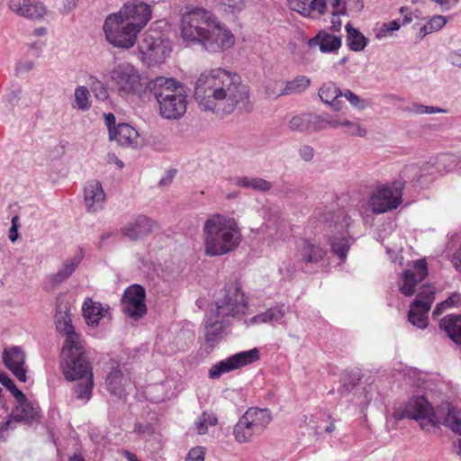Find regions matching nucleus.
Segmentation results:
<instances>
[{"label":"nucleus","mask_w":461,"mask_h":461,"mask_svg":"<svg viewBox=\"0 0 461 461\" xmlns=\"http://www.w3.org/2000/svg\"><path fill=\"white\" fill-rule=\"evenodd\" d=\"M271 411L258 407L249 408L233 426L232 436L238 444L251 443L261 436L272 422Z\"/></svg>","instance_id":"0eeeda50"},{"label":"nucleus","mask_w":461,"mask_h":461,"mask_svg":"<svg viewBox=\"0 0 461 461\" xmlns=\"http://www.w3.org/2000/svg\"><path fill=\"white\" fill-rule=\"evenodd\" d=\"M70 381H77L73 385V396L74 398L81 401L83 403H86L92 397L94 388V375L92 366L89 367V372L82 374L81 376L73 378H66Z\"/></svg>","instance_id":"5701e85b"},{"label":"nucleus","mask_w":461,"mask_h":461,"mask_svg":"<svg viewBox=\"0 0 461 461\" xmlns=\"http://www.w3.org/2000/svg\"><path fill=\"white\" fill-rule=\"evenodd\" d=\"M34 68V61L29 59H21L15 67V72L18 76L28 73Z\"/></svg>","instance_id":"603ef678"},{"label":"nucleus","mask_w":461,"mask_h":461,"mask_svg":"<svg viewBox=\"0 0 461 461\" xmlns=\"http://www.w3.org/2000/svg\"><path fill=\"white\" fill-rule=\"evenodd\" d=\"M198 107L218 116L230 114L234 111L249 112V90L242 84L240 77L223 68L205 70L198 77L194 91Z\"/></svg>","instance_id":"f257e3e1"},{"label":"nucleus","mask_w":461,"mask_h":461,"mask_svg":"<svg viewBox=\"0 0 461 461\" xmlns=\"http://www.w3.org/2000/svg\"><path fill=\"white\" fill-rule=\"evenodd\" d=\"M130 385V380L123 375L119 366H112L111 371L106 375L105 386L111 394L122 398Z\"/></svg>","instance_id":"393cba45"},{"label":"nucleus","mask_w":461,"mask_h":461,"mask_svg":"<svg viewBox=\"0 0 461 461\" xmlns=\"http://www.w3.org/2000/svg\"><path fill=\"white\" fill-rule=\"evenodd\" d=\"M435 299L434 288L429 285H422L417 298L411 303L408 321L415 327L425 329L428 325V313Z\"/></svg>","instance_id":"2eb2a0df"},{"label":"nucleus","mask_w":461,"mask_h":461,"mask_svg":"<svg viewBox=\"0 0 461 461\" xmlns=\"http://www.w3.org/2000/svg\"><path fill=\"white\" fill-rule=\"evenodd\" d=\"M107 82L121 96H137L141 98L149 89L147 82L139 69L130 62L115 64L107 72Z\"/></svg>","instance_id":"423d86ee"},{"label":"nucleus","mask_w":461,"mask_h":461,"mask_svg":"<svg viewBox=\"0 0 461 461\" xmlns=\"http://www.w3.org/2000/svg\"><path fill=\"white\" fill-rule=\"evenodd\" d=\"M225 12L236 14L242 11L246 6V0H214Z\"/></svg>","instance_id":"c03bdc74"},{"label":"nucleus","mask_w":461,"mask_h":461,"mask_svg":"<svg viewBox=\"0 0 461 461\" xmlns=\"http://www.w3.org/2000/svg\"><path fill=\"white\" fill-rule=\"evenodd\" d=\"M109 306L87 297L82 305L83 317L88 326L97 327L102 318L108 312Z\"/></svg>","instance_id":"a878e982"},{"label":"nucleus","mask_w":461,"mask_h":461,"mask_svg":"<svg viewBox=\"0 0 461 461\" xmlns=\"http://www.w3.org/2000/svg\"><path fill=\"white\" fill-rule=\"evenodd\" d=\"M341 38L322 30L308 41L309 47L318 46L321 52H336L341 47Z\"/></svg>","instance_id":"cd10ccee"},{"label":"nucleus","mask_w":461,"mask_h":461,"mask_svg":"<svg viewBox=\"0 0 461 461\" xmlns=\"http://www.w3.org/2000/svg\"><path fill=\"white\" fill-rule=\"evenodd\" d=\"M84 198L88 212L101 211L105 203V194L101 183L96 180L87 182L84 188Z\"/></svg>","instance_id":"4be33fe9"},{"label":"nucleus","mask_w":461,"mask_h":461,"mask_svg":"<svg viewBox=\"0 0 461 461\" xmlns=\"http://www.w3.org/2000/svg\"><path fill=\"white\" fill-rule=\"evenodd\" d=\"M240 241L241 232L233 218L214 213L203 225V245L206 256L227 255L234 251Z\"/></svg>","instance_id":"20e7f679"},{"label":"nucleus","mask_w":461,"mask_h":461,"mask_svg":"<svg viewBox=\"0 0 461 461\" xmlns=\"http://www.w3.org/2000/svg\"><path fill=\"white\" fill-rule=\"evenodd\" d=\"M447 18L443 15H434L431 17L426 24L420 29V34L425 37L434 32H438L442 29L447 23Z\"/></svg>","instance_id":"58836bf2"},{"label":"nucleus","mask_w":461,"mask_h":461,"mask_svg":"<svg viewBox=\"0 0 461 461\" xmlns=\"http://www.w3.org/2000/svg\"><path fill=\"white\" fill-rule=\"evenodd\" d=\"M330 220L331 221L330 226L331 227L333 224L334 228L338 230V235L330 238L331 251L339 258L340 262H344L353 243V239L346 236L345 233L348 231L353 220L344 211H338L335 213L328 212L324 215V221H329Z\"/></svg>","instance_id":"f8f14e48"},{"label":"nucleus","mask_w":461,"mask_h":461,"mask_svg":"<svg viewBox=\"0 0 461 461\" xmlns=\"http://www.w3.org/2000/svg\"><path fill=\"white\" fill-rule=\"evenodd\" d=\"M310 86V79L305 76H298L295 78L286 81L285 86L279 90H272L270 86H267V95L268 97H276L280 95H289L299 94L304 91Z\"/></svg>","instance_id":"c85d7f7f"},{"label":"nucleus","mask_w":461,"mask_h":461,"mask_svg":"<svg viewBox=\"0 0 461 461\" xmlns=\"http://www.w3.org/2000/svg\"><path fill=\"white\" fill-rule=\"evenodd\" d=\"M343 124V127L346 128L345 132L351 136L365 137L366 135V130L357 122L345 119Z\"/></svg>","instance_id":"49530a36"},{"label":"nucleus","mask_w":461,"mask_h":461,"mask_svg":"<svg viewBox=\"0 0 461 461\" xmlns=\"http://www.w3.org/2000/svg\"><path fill=\"white\" fill-rule=\"evenodd\" d=\"M439 326L456 345L461 347V315H448L440 321Z\"/></svg>","instance_id":"473e14b6"},{"label":"nucleus","mask_w":461,"mask_h":461,"mask_svg":"<svg viewBox=\"0 0 461 461\" xmlns=\"http://www.w3.org/2000/svg\"><path fill=\"white\" fill-rule=\"evenodd\" d=\"M340 1L341 0H328V4H330L334 9L332 12V20H331V23H333V27H335V23H336L335 17L345 14V7H342L341 9L339 8Z\"/></svg>","instance_id":"6e6d98bb"},{"label":"nucleus","mask_w":461,"mask_h":461,"mask_svg":"<svg viewBox=\"0 0 461 461\" xmlns=\"http://www.w3.org/2000/svg\"><path fill=\"white\" fill-rule=\"evenodd\" d=\"M158 104V112L167 120H179L186 113L188 95L185 86L173 77H157L148 84Z\"/></svg>","instance_id":"39448f33"},{"label":"nucleus","mask_w":461,"mask_h":461,"mask_svg":"<svg viewBox=\"0 0 461 461\" xmlns=\"http://www.w3.org/2000/svg\"><path fill=\"white\" fill-rule=\"evenodd\" d=\"M3 362L19 381L26 382L25 355L20 348L12 347L5 349Z\"/></svg>","instance_id":"412c9836"},{"label":"nucleus","mask_w":461,"mask_h":461,"mask_svg":"<svg viewBox=\"0 0 461 461\" xmlns=\"http://www.w3.org/2000/svg\"><path fill=\"white\" fill-rule=\"evenodd\" d=\"M448 59L452 65L461 68V50L451 52Z\"/></svg>","instance_id":"680f3d73"},{"label":"nucleus","mask_w":461,"mask_h":461,"mask_svg":"<svg viewBox=\"0 0 461 461\" xmlns=\"http://www.w3.org/2000/svg\"><path fill=\"white\" fill-rule=\"evenodd\" d=\"M448 308H449V306L447 304V302H446V300H445L437 304V306L435 307V309L432 312V316L434 318L438 317V316L441 315L443 313V312Z\"/></svg>","instance_id":"338daca9"},{"label":"nucleus","mask_w":461,"mask_h":461,"mask_svg":"<svg viewBox=\"0 0 461 461\" xmlns=\"http://www.w3.org/2000/svg\"><path fill=\"white\" fill-rule=\"evenodd\" d=\"M325 121H326V127L330 126L331 128L336 129V128L344 126V124H343L344 120H339L338 118H335V117H332L330 115L325 116Z\"/></svg>","instance_id":"052dcab7"},{"label":"nucleus","mask_w":461,"mask_h":461,"mask_svg":"<svg viewBox=\"0 0 461 461\" xmlns=\"http://www.w3.org/2000/svg\"><path fill=\"white\" fill-rule=\"evenodd\" d=\"M18 221H19L18 216H14L12 218V226L9 230V235H8L9 240L12 242L16 241L18 239Z\"/></svg>","instance_id":"13d9d810"},{"label":"nucleus","mask_w":461,"mask_h":461,"mask_svg":"<svg viewBox=\"0 0 461 461\" xmlns=\"http://www.w3.org/2000/svg\"><path fill=\"white\" fill-rule=\"evenodd\" d=\"M206 449L203 447H195L189 450L185 461H204Z\"/></svg>","instance_id":"3c124183"},{"label":"nucleus","mask_w":461,"mask_h":461,"mask_svg":"<svg viewBox=\"0 0 461 461\" xmlns=\"http://www.w3.org/2000/svg\"><path fill=\"white\" fill-rule=\"evenodd\" d=\"M447 304L450 307L459 306L461 305V294H452L447 299H446Z\"/></svg>","instance_id":"0e129e2a"},{"label":"nucleus","mask_w":461,"mask_h":461,"mask_svg":"<svg viewBox=\"0 0 461 461\" xmlns=\"http://www.w3.org/2000/svg\"><path fill=\"white\" fill-rule=\"evenodd\" d=\"M459 163V157L452 153H445L438 158V167L446 171L454 169Z\"/></svg>","instance_id":"37998d69"},{"label":"nucleus","mask_w":461,"mask_h":461,"mask_svg":"<svg viewBox=\"0 0 461 461\" xmlns=\"http://www.w3.org/2000/svg\"><path fill=\"white\" fill-rule=\"evenodd\" d=\"M221 293V295L216 300L217 317L236 318L245 314L248 301L239 283H227Z\"/></svg>","instance_id":"9d476101"},{"label":"nucleus","mask_w":461,"mask_h":461,"mask_svg":"<svg viewBox=\"0 0 461 461\" xmlns=\"http://www.w3.org/2000/svg\"><path fill=\"white\" fill-rule=\"evenodd\" d=\"M218 423L217 416L212 412L203 411L199 415L193 425V429L198 435H205L211 427L216 426Z\"/></svg>","instance_id":"c9c22d12"},{"label":"nucleus","mask_w":461,"mask_h":461,"mask_svg":"<svg viewBox=\"0 0 461 461\" xmlns=\"http://www.w3.org/2000/svg\"><path fill=\"white\" fill-rule=\"evenodd\" d=\"M289 5L291 9L300 13L304 16L310 15V9L308 8V5L302 0H290Z\"/></svg>","instance_id":"864d4df0"},{"label":"nucleus","mask_w":461,"mask_h":461,"mask_svg":"<svg viewBox=\"0 0 461 461\" xmlns=\"http://www.w3.org/2000/svg\"><path fill=\"white\" fill-rule=\"evenodd\" d=\"M180 37L186 46H200L212 53L230 49L235 42L232 32L217 16L202 7H194L183 14Z\"/></svg>","instance_id":"f03ea898"},{"label":"nucleus","mask_w":461,"mask_h":461,"mask_svg":"<svg viewBox=\"0 0 461 461\" xmlns=\"http://www.w3.org/2000/svg\"><path fill=\"white\" fill-rule=\"evenodd\" d=\"M139 137L138 131L128 123H120L110 130V138L122 147L137 148Z\"/></svg>","instance_id":"bb28decb"},{"label":"nucleus","mask_w":461,"mask_h":461,"mask_svg":"<svg viewBox=\"0 0 461 461\" xmlns=\"http://www.w3.org/2000/svg\"><path fill=\"white\" fill-rule=\"evenodd\" d=\"M319 96L322 102L329 104L332 100L342 96V92L335 84L327 83L320 88Z\"/></svg>","instance_id":"ea45409f"},{"label":"nucleus","mask_w":461,"mask_h":461,"mask_svg":"<svg viewBox=\"0 0 461 461\" xmlns=\"http://www.w3.org/2000/svg\"><path fill=\"white\" fill-rule=\"evenodd\" d=\"M343 96L356 108L359 110H363L366 107V103L364 99H361L359 96L355 95L350 90H347L344 94H342Z\"/></svg>","instance_id":"8fccbe9b"},{"label":"nucleus","mask_w":461,"mask_h":461,"mask_svg":"<svg viewBox=\"0 0 461 461\" xmlns=\"http://www.w3.org/2000/svg\"><path fill=\"white\" fill-rule=\"evenodd\" d=\"M327 252L319 244L303 240L299 246L300 261L305 264H317L324 259Z\"/></svg>","instance_id":"c756f323"},{"label":"nucleus","mask_w":461,"mask_h":461,"mask_svg":"<svg viewBox=\"0 0 461 461\" xmlns=\"http://www.w3.org/2000/svg\"><path fill=\"white\" fill-rule=\"evenodd\" d=\"M393 416L398 420L406 418L415 420L424 430H430L439 423L432 406L423 396L411 398L403 408L395 409Z\"/></svg>","instance_id":"1a4fd4ad"},{"label":"nucleus","mask_w":461,"mask_h":461,"mask_svg":"<svg viewBox=\"0 0 461 461\" xmlns=\"http://www.w3.org/2000/svg\"><path fill=\"white\" fill-rule=\"evenodd\" d=\"M76 107L82 111H87L91 106L90 93L86 86H77L75 90Z\"/></svg>","instance_id":"a19ab883"},{"label":"nucleus","mask_w":461,"mask_h":461,"mask_svg":"<svg viewBox=\"0 0 461 461\" xmlns=\"http://www.w3.org/2000/svg\"><path fill=\"white\" fill-rule=\"evenodd\" d=\"M328 5V0H312L311 4L308 5L310 9V14L312 12H317L319 14H322L326 11V7Z\"/></svg>","instance_id":"5fc2aeb1"},{"label":"nucleus","mask_w":461,"mask_h":461,"mask_svg":"<svg viewBox=\"0 0 461 461\" xmlns=\"http://www.w3.org/2000/svg\"><path fill=\"white\" fill-rule=\"evenodd\" d=\"M325 128V116L309 114L308 132L319 131Z\"/></svg>","instance_id":"09e8293b"},{"label":"nucleus","mask_w":461,"mask_h":461,"mask_svg":"<svg viewBox=\"0 0 461 461\" xmlns=\"http://www.w3.org/2000/svg\"><path fill=\"white\" fill-rule=\"evenodd\" d=\"M299 153H300V156L301 158L304 160V161H310L313 158V156H314V150L312 147L310 146H303L300 150H299Z\"/></svg>","instance_id":"bf43d9fd"},{"label":"nucleus","mask_w":461,"mask_h":461,"mask_svg":"<svg viewBox=\"0 0 461 461\" xmlns=\"http://www.w3.org/2000/svg\"><path fill=\"white\" fill-rule=\"evenodd\" d=\"M285 313L284 305H277L251 317L247 323L248 325L281 323Z\"/></svg>","instance_id":"7c9ffc66"},{"label":"nucleus","mask_w":461,"mask_h":461,"mask_svg":"<svg viewBox=\"0 0 461 461\" xmlns=\"http://www.w3.org/2000/svg\"><path fill=\"white\" fill-rule=\"evenodd\" d=\"M404 185L405 180L402 178L377 185L367 200L371 212L374 214H382L397 209L402 202Z\"/></svg>","instance_id":"6e6552de"},{"label":"nucleus","mask_w":461,"mask_h":461,"mask_svg":"<svg viewBox=\"0 0 461 461\" xmlns=\"http://www.w3.org/2000/svg\"><path fill=\"white\" fill-rule=\"evenodd\" d=\"M423 170L420 167H418L416 165H410L404 167L402 170V178L416 180L417 182H420V179L425 176V173L422 172Z\"/></svg>","instance_id":"de8ad7c7"},{"label":"nucleus","mask_w":461,"mask_h":461,"mask_svg":"<svg viewBox=\"0 0 461 461\" xmlns=\"http://www.w3.org/2000/svg\"><path fill=\"white\" fill-rule=\"evenodd\" d=\"M145 289L140 285H130L123 294L122 309L131 319H140L147 312Z\"/></svg>","instance_id":"f3484780"},{"label":"nucleus","mask_w":461,"mask_h":461,"mask_svg":"<svg viewBox=\"0 0 461 461\" xmlns=\"http://www.w3.org/2000/svg\"><path fill=\"white\" fill-rule=\"evenodd\" d=\"M346 30L348 33L347 41L349 49L354 51L364 50L367 44L366 38L358 30L351 27L349 24H347Z\"/></svg>","instance_id":"e433bc0d"},{"label":"nucleus","mask_w":461,"mask_h":461,"mask_svg":"<svg viewBox=\"0 0 461 461\" xmlns=\"http://www.w3.org/2000/svg\"><path fill=\"white\" fill-rule=\"evenodd\" d=\"M57 284H58L57 276L53 275L47 278V280L44 283V288L47 291H54Z\"/></svg>","instance_id":"69168bd1"},{"label":"nucleus","mask_w":461,"mask_h":461,"mask_svg":"<svg viewBox=\"0 0 461 461\" xmlns=\"http://www.w3.org/2000/svg\"><path fill=\"white\" fill-rule=\"evenodd\" d=\"M155 225L149 218L140 215L122 229V233L131 240H138L150 234Z\"/></svg>","instance_id":"b1692460"},{"label":"nucleus","mask_w":461,"mask_h":461,"mask_svg":"<svg viewBox=\"0 0 461 461\" xmlns=\"http://www.w3.org/2000/svg\"><path fill=\"white\" fill-rule=\"evenodd\" d=\"M234 184L243 188H249L259 192H267L273 186L271 182L264 178L249 176L237 177L234 179Z\"/></svg>","instance_id":"72a5a7b5"},{"label":"nucleus","mask_w":461,"mask_h":461,"mask_svg":"<svg viewBox=\"0 0 461 461\" xmlns=\"http://www.w3.org/2000/svg\"><path fill=\"white\" fill-rule=\"evenodd\" d=\"M5 388L10 391V393L14 395L15 400L24 399L25 394L16 387L14 382L13 384H9Z\"/></svg>","instance_id":"e2e57ef3"},{"label":"nucleus","mask_w":461,"mask_h":461,"mask_svg":"<svg viewBox=\"0 0 461 461\" xmlns=\"http://www.w3.org/2000/svg\"><path fill=\"white\" fill-rule=\"evenodd\" d=\"M259 359L258 348L241 351L214 364L209 369V378L219 379L222 375L252 364Z\"/></svg>","instance_id":"dca6fc26"},{"label":"nucleus","mask_w":461,"mask_h":461,"mask_svg":"<svg viewBox=\"0 0 461 461\" xmlns=\"http://www.w3.org/2000/svg\"><path fill=\"white\" fill-rule=\"evenodd\" d=\"M221 317L215 315L207 314L204 319V337L205 340L209 343H213L218 340L221 334L223 331L224 325L222 323Z\"/></svg>","instance_id":"2f4dec72"},{"label":"nucleus","mask_w":461,"mask_h":461,"mask_svg":"<svg viewBox=\"0 0 461 461\" xmlns=\"http://www.w3.org/2000/svg\"><path fill=\"white\" fill-rule=\"evenodd\" d=\"M444 426L449 428L455 434L461 438V413L453 408H449L442 422Z\"/></svg>","instance_id":"4c0bfd02"},{"label":"nucleus","mask_w":461,"mask_h":461,"mask_svg":"<svg viewBox=\"0 0 461 461\" xmlns=\"http://www.w3.org/2000/svg\"><path fill=\"white\" fill-rule=\"evenodd\" d=\"M134 431L137 432L140 435H148L151 436L154 432V429L151 424L149 423H137L134 427Z\"/></svg>","instance_id":"4d7b16f0"},{"label":"nucleus","mask_w":461,"mask_h":461,"mask_svg":"<svg viewBox=\"0 0 461 461\" xmlns=\"http://www.w3.org/2000/svg\"><path fill=\"white\" fill-rule=\"evenodd\" d=\"M75 316L66 309L62 320H59V339L62 340L60 349L64 360L65 378L81 376L89 372L92 366L88 359L90 349L82 332L74 325Z\"/></svg>","instance_id":"7ed1b4c3"},{"label":"nucleus","mask_w":461,"mask_h":461,"mask_svg":"<svg viewBox=\"0 0 461 461\" xmlns=\"http://www.w3.org/2000/svg\"><path fill=\"white\" fill-rule=\"evenodd\" d=\"M428 276L427 263L424 259L415 261L413 267L406 269L399 284L400 292L405 296H411L415 294V286L423 281Z\"/></svg>","instance_id":"6ab92c4d"},{"label":"nucleus","mask_w":461,"mask_h":461,"mask_svg":"<svg viewBox=\"0 0 461 461\" xmlns=\"http://www.w3.org/2000/svg\"><path fill=\"white\" fill-rule=\"evenodd\" d=\"M110 14L116 15L141 32L152 18V7L140 0H130L124 3L118 12Z\"/></svg>","instance_id":"4468645a"},{"label":"nucleus","mask_w":461,"mask_h":461,"mask_svg":"<svg viewBox=\"0 0 461 461\" xmlns=\"http://www.w3.org/2000/svg\"><path fill=\"white\" fill-rule=\"evenodd\" d=\"M22 86L18 84H13L3 96V103L8 109H13L17 104L22 95Z\"/></svg>","instance_id":"79ce46f5"},{"label":"nucleus","mask_w":461,"mask_h":461,"mask_svg":"<svg viewBox=\"0 0 461 461\" xmlns=\"http://www.w3.org/2000/svg\"><path fill=\"white\" fill-rule=\"evenodd\" d=\"M16 402L18 405L13 410L11 418L1 425V432L14 429L18 421L27 424L39 421L40 408L36 402L29 401L25 395L23 400L19 399Z\"/></svg>","instance_id":"a211bd4d"},{"label":"nucleus","mask_w":461,"mask_h":461,"mask_svg":"<svg viewBox=\"0 0 461 461\" xmlns=\"http://www.w3.org/2000/svg\"><path fill=\"white\" fill-rule=\"evenodd\" d=\"M138 50L141 61L150 67L166 60L170 55L171 45L161 36L146 32L138 43Z\"/></svg>","instance_id":"ddd939ff"},{"label":"nucleus","mask_w":461,"mask_h":461,"mask_svg":"<svg viewBox=\"0 0 461 461\" xmlns=\"http://www.w3.org/2000/svg\"><path fill=\"white\" fill-rule=\"evenodd\" d=\"M309 124V114H301L294 116L289 122V128L292 131H307Z\"/></svg>","instance_id":"a18cd8bd"},{"label":"nucleus","mask_w":461,"mask_h":461,"mask_svg":"<svg viewBox=\"0 0 461 461\" xmlns=\"http://www.w3.org/2000/svg\"><path fill=\"white\" fill-rule=\"evenodd\" d=\"M85 257L84 250L77 249L73 256L64 260L62 267L59 268V282L68 278L80 265Z\"/></svg>","instance_id":"f704fd0d"},{"label":"nucleus","mask_w":461,"mask_h":461,"mask_svg":"<svg viewBox=\"0 0 461 461\" xmlns=\"http://www.w3.org/2000/svg\"><path fill=\"white\" fill-rule=\"evenodd\" d=\"M103 30L105 40L113 47L122 50L132 48L137 41V35L140 32L130 23L111 14L105 18Z\"/></svg>","instance_id":"9b49d317"},{"label":"nucleus","mask_w":461,"mask_h":461,"mask_svg":"<svg viewBox=\"0 0 461 461\" xmlns=\"http://www.w3.org/2000/svg\"><path fill=\"white\" fill-rule=\"evenodd\" d=\"M425 107L426 105L423 104H413L411 107L408 108V111L415 114H423L426 111Z\"/></svg>","instance_id":"774afa93"},{"label":"nucleus","mask_w":461,"mask_h":461,"mask_svg":"<svg viewBox=\"0 0 461 461\" xmlns=\"http://www.w3.org/2000/svg\"><path fill=\"white\" fill-rule=\"evenodd\" d=\"M8 6L12 12L31 21L42 20L49 11L40 0H9Z\"/></svg>","instance_id":"aec40b11"}]
</instances>
